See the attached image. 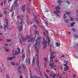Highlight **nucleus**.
I'll return each mask as SVG.
<instances>
[{"mask_svg":"<svg viewBox=\"0 0 78 78\" xmlns=\"http://www.w3.org/2000/svg\"><path fill=\"white\" fill-rule=\"evenodd\" d=\"M11 64L12 65V66H15V64L13 62H12L11 63Z\"/></svg>","mask_w":78,"mask_h":78,"instance_id":"obj_36","label":"nucleus"},{"mask_svg":"<svg viewBox=\"0 0 78 78\" xmlns=\"http://www.w3.org/2000/svg\"><path fill=\"white\" fill-rule=\"evenodd\" d=\"M28 64H29V65H30V60H29L28 61Z\"/></svg>","mask_w":78,"mask_h":78,"instance_id":"obj_41","label":"nucleus"},{"mask_svg":"<svg viewBox=\"0 0 78 78\" xmlns=\"http://www.w3.org/2000/svg\"><path fill=\"white\" fill-rule=\"evenodd\" d=\"M2 67H3V69L4 70H5V68H4V67L3 66V65L2 64Z\"/></svg>","mask_w":78,"mask_h":78,"instance_id":"obj_46","label":"nucleus"},{"mask_svg":"<svg viewBox=\"0 0 78 78\" xmlns=\"http://www.w3.org/2000/svg\"><path fill=\"white\" fill-rule=\"evenodd\" d=\"M35 33L38 35V34H39V31L36 30L35 31Z\"/></svg>","mask_w":78,"mask_h":78,"instance_id":"obj_26","label":"nucleus"},{"mask_svg":"<svg viewBox=\"0 0 78 78\" xmlns=\"http://www.w3.org/2000/svg\"><path fill=\"white\" fill-rule=\"evenodd\" d=\"M68 21H69V20L67 19V20H66L65 21V22H66V23H67V22H68Z\"/></svg>","mask_w":78,"mask_h":78,"instance_id":"obj_45","label":"nucleus"},{"mask_svg":"<svg viewBox=\"0 0 78 78\" xmlns=\"http://www.w3.org/2000/svg\"><path fill=\"white\" fill-rule=\"evenodd\" d=\"M30 39L28 40V42H32V41H33L34 39V38L33 37L30 38V37L27 36L26 38L23 39L22 41L23 42H24V41H25L27 39Z\"/></svg>","mask_w":78,"mask_h":78,"instance_id":"obj_4","label":"nucleus"},{"mask_svg":"<svg viewBox=\"0 0 78 78\" xmlns=\"http://www.w3.org/2000/svg\"><path fill=\"white\" fill-rule=\"evenodd\" d=\"M12 55H17L19 53H20V49H13L11 51Z\"/></svg>","mask_w":78,"mask_h":78,"instance_id":"obj_2","label":"nucleus"},{"mask_svg":"<svg viewBox=\"0 0 78 78\" xmlns=\"http://www.w3.org/2000/svg\"><path fill=\"white\" fill-rule=\"evenodd\" d=\"M27 19L28 21H29V19L28 18V16H27Z\"/></svg>","mask_w":78,"mask_h":78,"instance_id":"obj_48","label":"nucleus"},{"mask_svg":"<svg viewBox=\"0 0 78 78\" xmlns=\"http://www.w3.org/2000/svg\"><path fill=\"white\" fill-rule=\"evenodd\" d=\"M55 9L57 10H59V9H60V8H59V6H57L55 7Z\"/></svg>","mask_w":78,"mask_h":78,"instance_id":"obj_23","label":"nucleus"},{"mask_svg":"<svg viewBox=\"0 0 78 78\" xmlns=\"http://www.w3.org/2000/svg\"><path fill=\"white\" fill-rule=\"evenodd\" d=\"M76 21H78V18H76Z\"/></svg>","mask_w":78,"mask_h":78,"instance_id":"obj_44","label":"nucleus"},{"mask_svg":"<svg viewBox=\"0 0 78 78\" xmlns=\"http://www.w3.org/2000/svg\"><path fill=\"white\" fill-rule=\"evenodd\" d=\"M44 76H45L46 78H51V74H50L49 76V78L48 77V76L47 75V74H44Z\"/></svg>","mask_w":78,"mask_h":78,"instance_id":"obj_10","label":"nucleus"},{"mask_svg":"<svg viewBox=\"0 0 78 78\" xmlns=\"http://www.w3.org/2000/svg\"><path fill=\"white\" fill-rule=\"evenodd\" d=\"M75 24V22H73L71 24V27H73V26H74V25Z\"/></svg>","mask_w":78,"mask_h":78,"instance_id":"obj_24","label":"nucleus"},{"mask_svg":"<svg viewBox=\"0 0 78 78\" xmlns=\"http://www.w3.org/2000/svg\"><path fill=\"white\" fill-rule=\"evenodd\" d=\"M63 57H64V55H63L61 56V58H62Z\"/></svg>","mask_w":78,"mask_h":78,"instance_id":"obj_51","label":"nucleus"},{"mask_svg":"<svg viewBox=\"0 0 78 78\" xmlns=\"http://www.w3.org/2000/svg\"><path fill=\"white\" fill-rule=\"evenodd\" d=\"M35 51H36L37 52V55L36 56L37 58V66L40 70V66H39V49H36Z\"/></svg>","mask_w":78,"mask_h":78,"instance_id":"obj_1","label":"nucleus"},{"mask_svg":"<svg viewBox=\"0 0 78 78\" xmlns=\"http://www.w3.org/2000/svg\"><path fill=\"white\" fill-rule=\"evenodd\" d=\"M63 17L64 18H67V17L66 16V14H64Z\"/></svg>","mask_w":78,"mask_h":78,"instance_id":"obj_37","label":"nucleus"},{"mask_svg":"<svg viewBox=\"0 0 78 78\" xmlns=\"http://www.w3.org/2000/svg\"><path fill=\"white\" fill-rule=\"evenodd\" d=\"M21 20H23V18H21Z\"/></svg>","mask_w":78,"mask_h":78,"instance_id":"obj_62","label":"nucleus"},{"mask_svg":"<svg viewBox=\"0 0 78 78\" xmlns=\"http://www.w3.org/2000/svg\"><path fill=\"white\" fill-rule=\"evenodd\" d=\"M13 58H16V57L14 55H13V57H8L7 58V59L8 60H12Z\"/></svg>","mask_w":78,"mask_h":78,"instance_id":"obj_9","label":"nucleus"},{"mask_svg":"<svg viewBox=\"0 0 78 78\" xmlns=\"http://www.w3.org/2000/svg\"><path fill=\"white\" fill-rule=\"evenodd\" d=\"M6 26L5 25H4V29H5V30H6V28H8V22L7 21H6Z\"/></svg>","mask_w":78,"mask_h":78,"instance_id":"obj_14","label":"nucleus"},{"mask_svg":"<svg viewBox=\"0 0 78 78\" xmlns=\"http://www.w3.org/2000/svg\"><path fill=\"white\" fill-rule=\"evenodd\" d=\"M73 18H70V21H73Z\"/></svg>","mask_w":78,"mask_h":78,"instance_id":"obj_33","label":"nucleus"},{"mask_svg":"<svg viewBox=\"0 0 78 78\" xmlns=\"http://www.w3.org/2000/svg\"><path fill=\"white\" fill-rule=\"evenodd\" d=\"M20 78H22V76H20Z\"/></svg>","mask_w":78,"mask_h":78,"instance_id":"obj_61","label":"nucleus"},{"mask_svg":"<svg viewBox=\"0 0 78 78\" xmlns=\"http://www.w3.org/2000/svg\"><path fill=\"white\" fill-rule=\"evenodd\" d=\"M54 54H55V55H56V53H55V52H51V56L53 55H54Z\"/></svg>","mask_w":78,"mask_h":78,"instance_id":"obj_19","label":"nucleus"},{"mask_svg":"<svg viewBox=\"0 0 78 78\" xmlns=\"http://www.w3.org/2000/svg\"><path fill=\"white\" fill-rule=\"evenodd\" d=\"M78 37V35H74V37H75V38H77Z\"/></svg>","mask_w":78,"mask_h":78,"instance_id":"obj_32","label":"nucleus"},{"mask_svg":"<svg viewBox=\"0 0 78 78\" xmlns=\"http://www.w3.org/2000/svg\"><path fill=\"white\" fill-rule=\"evenodd\" d=\"M21 17H23V15L20 16H17V17L18 19H20Z\"/></svg>","mask_w":78,"mask_h":78,"instance_id":"obj_31","label":"nucleus"},{"mask_svg":"<svg viewBox=\"0 0 78 78\" xmlns=\"http://www.w3.org/2000/svg\"><path fill=\"white\" fill-rule=\"evenodd\" d=\"M22 21H21L20 22V25H21V26L20 27V26L19 25H18V29H20V32L22 30V28H23V26H22Z\"/></svg>","mask_w":78,"mask_h":78,"instance_id":"obj_8","label":"nucleus"},{"mask_svg":"<svg viewBox=\"0 0 78 78\" xmlns=\"http://www.w3.org/2000/svg\"><path fill=\"white\" fill-rule=\"evenodd\" d=\"M6 0H5V1H4V4H5V2H6Z\"/></svg>","mask_w":78,"mask_h":78,"instance_id":"obj_53","label":"nucleus"},{"mask_svg":"<svg viewBox=\"0 0 78 78\" xmlns=\"http://www.w3.org/2000/svg\"><path fill=\"white\" fill-rule=\"evenodd\" d=\"M18 1V0H16L14 2V9H16L17 8H19V4H16V3Z\"/></svg>","mask_w":78,"mask_h":78,"instance_id":"obj_6","label":"nucleus"},{"mask_svg":"<svg viewBox=\"0 0 78 78\" xmlns=\"http://www.w3.org/2000/svg\"><path fill=\"white\" fill-rule=\"evenodd\" d=\"M45 26H46V27H47L48 26V24H47V22H46L45 23Z\"/></svg>","mask_w":78,"mask_h":78,"instance_id":"obj_40","label":"nucleus"},{"mask_svg":"<svg viewBox=\"0 0 78 78\" xmlns=\"http://www.w3.org/2000/svg\"><path fill=\"white\" fill-rule=\"evenodd\" d=\"M47 40H48V45H49V44L50 43V40L49 39V38L48 37L47 38Z\"/></svg>","mask_w":78,"mask_h":78,"instance_id":"obj_21","label":"nucleus"},{"mask_svg":"<svg viewBox=\"0 0 78 78\" xmlns=\"http://www.w3.org/2000/svg\"><path fill=\"white\" fill-rule=\"evenodd\" d=\"M65 12L66 14H68V15H70V14H71V13H70L67 12Z\"/></svg>","mask_w":78,"mask_h":78,"instance_id":"obj_28","label":"nucleus"},{"mask_svg":"<svg viewBox=\"0 0 78 78\" xmlns=\"http://www.w3.org/2000/svg\"><path fill=\"white\" fill-rule=\"evenodd\" d=\"M59 74L58 73V74L57 75V78H58V76H59Z\"/></svg>","mask_w":78,"mask_h":78,"instance_id":"obj_57","label":"nucleus"},{"mask_svg":"<svg viewBox=\"0 0 78 78\" xmlns=\"http://www.w3.org/2000/svg\"><path fill=\"white\" fill-rule=\"evenodd\" d=\"M33 27H35L36 28V29H37V27H36V26L34 25V26Z\"/></svg>","mask_w":78,"mask_h":78,"instance_id":"obj_42","label":"nucleus"},{"mask_svg":"<svg viewBox=\"0 0 78 78\" xmlns=\"http://www.w3.org/2000/svg\"><path fill=\"white\" fill-rule=\"evenodd\" d=\"M22 10L23 12H25V5H23L22 6Z\"/></svg>","mask_w":78,"mask_h":78,"instance_id":"obj_12","label":"nucleus"},{"mask_svg":"<svg viewBox=\"0 0 78 78\" xmlns=\"http://www.w3.org/2000/svg\"><path fill=\"white\" fill-rule=\"evenodd\" d=\"M12 8L11 9V10H10V12H12V9L13 8V5L11 7Z\"/></svg>","mask_w":78,"mask_h":78,"instance_id":"obj_34","label":"nucleus"},{"mask_svg":"<svg viewBox=\"0 0 78 78\" xmlns=\"http://www.w3.org/2000/svg\"><path fill=\"white\" fill-rule=\"evenodd\" d=\"M21 69V67H20V66H19V68L18 69V71H19L20 73V74H21V75L22 73H21V71H20V70Z\"/></svg>","mask_w":78,"mask_h":78,"instance_id":"obj_20","label":"nucleus"},{"mask_svg":"<svg viewBox=\"0 0 78 78\" xmlns=\"http://www.w3.org/2000/svg\"><path fill=\"white\" fill-rule=\"evenodd\" d=\"M5 21H7V20H7L5 18Z\"/></svg>","mask_w":78,"mask_h":78,"instance_id":"obj_60","label":"nucleus"},{"mask_svg":"<svg viewBox=\"0 0 78 78\" xmlns=\"http://www.w3.org/2000/svg\"><path fill=\"white\" fill-rule=\"evenodd\" d=\"M51 74L52 75L53 78H55V76H56V74H55V73H51Z\"/></svg>","mask_w":78,"mask_h":78,"instance_id":"obj_25","label":"nucleus"},{"mask_svg":"<svg viewBox=\"0 0 78 78\" xmlns=\"http://www.w3.org/2000/svg\"><path fill=\"white\" fill-rule=\"evenodd\" d=\"M39 75H40V76H41V77L42 76V74H41V73H40Z\"/></svg>","mask_w":78,"mask_h":78,"instance_id":"obj_50","label":"nucleus"},{"mask_svg":"<svg viewBox=\"0 0 78 78\" xmlns=\"http://www.w3.org/2000/svg\"><path fill=\"white\" fill-rule=\"evenodd\" d=\"M73 77H75V75H73Z\"/></svg>","mask_w":78,"mask_h":78,"instance_id":"obj_64","label":"nucleus"},{"mask_svg":"<svg viewBox=\"0 0 78 78\" xmlns=\"http://www.w3.org/2000/svg\"><path fill=\"white\" fill-rule=\"evenodd\" d=\"M55 57V55H54L52 57H50V61L49 62V65L50 66H51V69H53L55 67V65H54V63H51V62H52V61H53V60H52V59H53V58H54Z\"/></svg>","mask_w":78,"mask_h":78,"instance_id":"obj_3","label":"nucleus"},{"mask_svg":"<svg viewBox=\"0 0 78 78\" xmlns=\"http://www.w3.org/2000/svg\"><path fill=\"white\" fill-rule=\"evenodd\" d=\"M35 20L36 21H37V25H38V26H40V27H41V28H42V26H41L40 25H39V22H38V21L36 20V19H35Z\"/></svg>","mask_w":78,"mask_h":78,"instance_id":"obj_17","label":"nucleus"},{"mask_svg":"<svg viewBox=\"0 0 78 78\" xmlns=\"http://www.w3.org/2000/svg\"><path fill=\"white\" fill-rule=\"evenodd\" d=\"M23 67L24 69V70H25V66H24V65H23Z\"/></svg>","mask_w":78,"mask_h":78,"instance_id":"obj_38","label":"nucleus"},{"mask_svg":"<svg viewBox=\"0 0 78 78\" xmlns=\"http://www.w3.org/2000/svg\"><path fill=\"white\" fill-rule=\"evenodd\" d=\"M73 31H75L76 30H75V29L73 28Z\"/></svg>","mask_w":78,"mask_h":78,"instance_id":"obj_47","label":"nucleus"},{"mask_svg":"<svg viewBox=\"0 0 78 78\" xmlns=\"http://www.w3.org/2000/svg\"><path fill=\"white\" fill-rule=\"evenodd\" d=\"M16 66H18V63H16Z\"/></svg>","mask_w":78,"mask_h":78,"instance_id":"obj_63","label":"nucleus"},{"mask_svg":"<svg viewBox=\"0 0 78 78\" xmlns=\"http://www.w3.org/2000/svg\"><path fill=\"white\" fill-rule=\"evenodd\" d=\"M8 0V3H9V2H11V1H12V0Z\"/></svg>","mask_w":78,"mask_h":78,"instance_id":"obj_52","label":"nucleus"},{"mask_svg":"<svg viewBox=\"0 0 78 78\" xmlns=\"http://www.w3.org/2000/svg\"><path fill=\"white\" fill-rule=\"evenodd\" d=\"M55 45L57 47H59V44L58 42L56 43Z\"/></svg>","mask_w":78,"mask_h":78,"instance_id":"obj_27","label":"nucleus"},{"mask_svg":"<svg viewBox=\"0 0 78 78\" xmlns=\"http://www.w3.org/2000/svg\"><path fill=\"white\" fill-rule=\"evenodd\" d=\"M19 42H20V44H22V41H21V40H20V39H19Z\"/></svg>","mask_w":78,"mask_h":78,"instance_id":"obj_35","label":"nucleus"},{"mask_svg":"<svg viewBox=\"0 0 78 78\" xmlns=\"http://www.w3.org/2000/svg\"><path fill=\"white\" fill-rule=\"evenodd\" d=\"M65 71H67V70H69V66H67L66 67L64 68Z\"/></svg>","mask_w":78,"mask_h":78,"instance_id":"obj_13","label":"nucleus"},{"mask_svg":"<svg viewBox=\"0 0 78 78\" xmlns=\"http://www.w3.org/2000/svg\"><path fill=\"white\" fill-rule=\"evenodd\" d=\"M47 42L46 40L43 41L42 42V44L44 45L43 47L44 48H46V47L47 46L46 44H47Z\"/></svg>","mask_w":78,"mask_h":78,"instance_id":"obj_7","label":"nucleus"},{"mask_svg":"<svg viewBox=\"0 0 78 78\" xmlns=\"http://www.w3.org/2000/svg\"><path fill=\"white\" fill-rule=\"evenodd\" d=\"M58 62V60H55V62Z\"/></svg>","mask_w":78,"mask_h":78,"instance_id":"obj_55","label":"nucleus"},{"mask_svg":"<svg viewBox=\"0 0 78 78\" xmlns=\"http://www.w3.org/2000/svg\"><path fill=\"white\" fill-rule=\"evenodd\" d=\"M64 62L65 63V64H63V65L64 66H67V65L66 64H67V63L68 62V61H66Z\"/></svg>","mask_w":78,"mask_h":78,"instance_id":"obj_18","label":"nucleus"},{"mask_svg":"<svg viewBox=\"0 0 78 78\" xmlns=\"http://www.w3.org/2000/svg\"><path fill=\"white\" fill-rule=\"evenodd\" d=\"M46 72H49V70H46Z\"/></svg>","mask_w":78,"mask_h":78,"instance_id":"obj_59","label":"nucleus"},{"mask_svg":"<svg viewBox=\"0 0 78 78\" xmlns=\"http://www.w3.org/2000/svg\"><path fill=\"white\" fill-rule=\"evenodd\" d=\"M44 60L45 61V62H47V60H48V58H44Z\"/></svg>","mask_w":78,"mask_h":78,"instance_id":"obj_22","label":"nucleus"},{"mask_svg":"<svg viewBox=\"0 0 78 78\" xmlns=\"http://www.w3.org/2000/svg\"><path fill=\"white\" fill-rule=\"evenodd\" d=\"M14 13H13V14H12V17H13V16H14Z\"/></svg>","mask_w":78,"mask_h":78,"instance_id":"obj_58","label":"nucleus"},{"mask_svg":"<svg viewBox=\"0 0 78 78\" xmlns=\"http://www.w3.org/2000/svg\"><path fill=\"white\" fill-rule=\"evenodd\" d=\"M24 51V50H23V49L22 50V52H21L22 53H23Z\"/></svg>","mask_w":78,"mask_h":78,"instance_id":"obj_49","label":"nucleus"},{"mask_svg":"<svg viewBox=\"0 0 78 78\" xmlns=\"http://www.w3.org/2000/svg\"><path fill=\"white\" fill-rule=\"evenodd\" d=\"M34 57H33V59L32 60V66H34Z\"/></svg>","mask_w":78,"mask_h":78,"instance_id":"obj_15","label":"nucleus"},{"mask_svg":"<svg viewBox=\"0 0 78 78\" xmlns=\"http://www.w3.org/2000/svg\"><path fill=\"white\" fill-rule=\"evenodd\" d=\"M4 12H5V14H6L7 13V12H6V10H5L4 11Z\"/></svg>","mask_w":78,"mask_h":78,"instance_id":"obj_56","label":"nucleus"},{"mask_svg":"<svg viewBox=\"0 0 78 78\" xmlns=\"http://www.w3.org/2000/svg\"><path fill=\"white\" fill-rule=\"evenodd\" d=\"M58 3L60 4L61 3H62V1L60 0L58 1Z\"/></svg>","mask_w":78,"mask_h":78,"instance_id":"obj_30","label":"nucleus"},{"mask_svg":"<svg viewBox=\"0 0 78 78\" xmlns=\"http://www.w3.org/2000/svg\"><path fill=\"white\" fill-rule=\"evenodd\" d=\"M11 41L10 39H7V42H9Z\"/></svg>","mask_w":78,"mask_h":78,"instance_id":"obj_39","label":"nucleus"},{"mask_svg":"<svg viewBox=\"0 0 78 78\" xmlns=\"http://www.w3.org/2000/svg\"><path fill=\"white\" fill-rule=\"evenodd\" d=\"M54 13H56V15L57 16H59V15L58 14H60V11H56V12H54Z\"/></svg>","mask_w":78,"mask_h":78,"instance_id":"obj_11","label":"nucleus"},{"mask_svg":"<svg viewBox=\"0 0 78 78\" xmlns=\"http://www.w3.org/2000/svg\"><path fill=\"white\" fill-rule=\"evenodd\" d=\"M22 57L23 59H24V58H25V53H24L22 55Z\"/></svg>","mask_w":78,"mask_h":78,"instance_id":"obj_29","label":"nucleus"},{"mask_svg":"<svg viewBox=\"0 0 78 78\" xmlns=\"http://www.w3.org/2000/svg\"><path fill=\"white\" fill-rule=\"evenodd\" d=\"M6 51H7V52L9 51V49H6Z\"/></svg>","mask_w":78,"mask_h":78,"instance_id":"obj_43","label":"nucleus"},{"mask_svg":"<svg viewBox=\"0 0 78 78\" xmlns=\"http://www.w3.org/2000/svg\"><path fill=\"white\" fill-rule=\"evenodd\" d=\"M3 16L2 15V14H0V17H2Z\"/></svg>","mask_w":78,"mask_h":78,"instance_id":"obj_54","label":"nucleus"},{"mask_svg":"<svg viewBox=\"0 0 78 78\" xmlns=\"http://www.w3.org/2000/svg\"><path fill=\"white\" fill-rule=\"evenodd\" d=\"M30 78H40V77H37L36 76H30Z\"/></svg>","mask_w":78,"mask_h":78,"instance_id":"obj_16","label":"nucleus"},{"mask_svg":"<svg viewBox=\"0 0 78 78\" xmlns=\"http://www.w3.org/2000/svg\"><path fill=\"white\" fill-rule=\"evenodd\" d=\"M41 38V37L39 36L37 39V41H36V42L35 44V49H37V45L36 44H37V43H38V45H39V44H40V41H39Z\"/></svg>","mask_w":78,"mask_h":78,"instance_id":"obj_5","label":"nucleus"}]
</instances>
